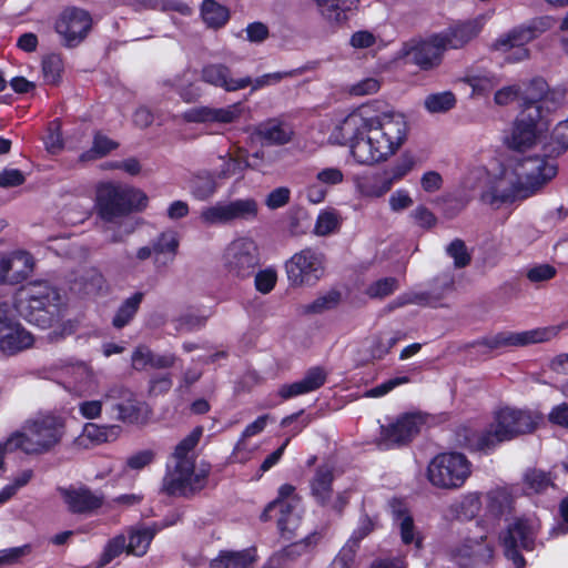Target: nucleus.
<instances>
[{
    "mask_svg": "<svg viewBox=\"0 0 568 568\" xmlns=\"http://www.w3.org/2000/svg\"><path fill=\"white\" fill-rule=\"evenodd\" d=\"M122 432L119 425H99L87 423L81 434L75 438V445L81 448H91L104 443H111L119 438Z\"/></svg>",
    "mask_w": 568,
    "mask_h": 568,
    "instance_id": "nucleus-27",
    "label": "nucleus"
},
{
    "mask_svg": "<svg viewBox=\"0 0 568 568\" xmlns=\"http://www.w3.org/2000/svg\"><path fill=\"white\" fill-rule=\"evenodd\" d=\"M325 20L331 23H343L352 11L357 9L359 0H314Z\"/></svg>",
    "mask_w": 568,
    "mask_h": 568,
    "instance_id": "nucleus-31",
    "label": "nucleus"
},
{
    "mask_svg": "<svg viewBox=\"0 0 568 568\" xmlns=\"http://www.w3.org/2000/svg\"><path fill=\"white\" fill-rule=\"evenodd\" d=\"M394 519L397 523L400 537L404 544H415L416 547L420 546V538L415 530L413 518L402 509H393Z\"/></svg>",
    "mask_w": 568,
    "mask_h": 568,
    "instance_id": "nucleus-42",
    "label": "nucleus"
},
{
    "mask_svg": "<svg viewBox=\"0 0 568 568\" xmlns=\"http://www.w3.org/2000/svg\"><path fill=\"white\" fill-rule=\"evenodd\" d=\"M422 419L413 414L399 417L388 426H382L377 445L381 449H390L404 445L419 433Z\"/></svg>",
    "mask_w": 568,
    "mask_h": 568,
    "instance_id": "nucleus-18",
    "label": "nucleus"
},
{
    "mask_svg": "<svg viewBox=\"0 0 568 568\" xmlns=\"http://www.w3.org/2000/svg\"><path fill=\"white\" fill-rule=\"evenodd\" d=\"M549 149L557 155L568 150V118L555 125L549 138Z\"/></svg>",
    "mask_w": 568,
    "mask_h": 568,
    "instance_id": "nucleus-46",
    "label": "nucleus"
},
{
    "mask_svg": "<svg viewBox=\"0 0 568 568\" xmlns=\"http://www.w3.org/2000/svg\"><path fill=\"white\" fill-rule=\"evenodd\" d=\"M407 123L404 115L383 102L365 103L334 124L328 141L348 146L357 165L373 166L386 162L404 144Z\"/></svg>",
    "mask_w": 568,
    "mask_h": 568,
    "instance_id": "nucleus-1",
    "label": "nucleus"
},
{
    "mask_svg": "<svg viewBox=\"0 0 568 568\" xmlns=\"http://www.w3.org/2000/svg\"><path fill=\"white\" fill-rule=\"evenodd\" d=\"M484 19L481 17L457 23L439 33L446 49H459L476 38L481 31Z\"/></svg>",
    "mask_w": 568,
    "mask_h": 568,
    "instance_id": "nucleus-26",
    "label": "nucleus"
},
{
    "mask_svg": "<svg viewBox=\"0 0 568 568\" xmlns=\"http://www.w3.org/2000/svg\"><path fill=\"white\" fill-rule=\"evenodd\" d=\"M155 254H170L171 261L175 256L179 247V237L175 232H163L153 243Z\"/></svg>",
    "mask_w": 568,
    "mask_h": 568,
    "instance_id": "nucleus-54",
    "label": "nucleus"
},
{
    "mask_svg": "<svg viewBox=\"0 0 568 568\" xmlns=\"http://www.w3.org/2000/svg\"><path fill=\"white\" fill-rule=\"evenodd\" d=\"M398 281L395 277H384L373 282L366 288V295L371 298H385L398 290Z\"/></svg>",
    "mask_w": 568,
    "mask_h": 568,
    "instance_id": "nucleus-50",
    "label": "nucleus"
},
{
    "mask_svg": "<svg viewBox=\"0 0 568 568\" xmlns=\"http://www.w3.org/2000/svg\"><path fill=\"white\" fill-rule=\"evenodd\" d=\"M541 418V415L537 412L503 407L495 412L493 422L487 428L467 436V446L471 450L490 452L500 443L532 433L538 427Z\"/></svg>",
    "mask_w": 568,
    "mask_h": 568,
    "instance_id": "nucleus-4",
    "label": "nucleus"
},
{
    "mask_svg": "<svg viewBox=\"0 0 568 568\" xmlns=\"http://www.w3.org/2000/svg\"><path fill=\"white\" fill-rule=\"evenodd\" d=\"M285 270L292 286H313L325 273V257L316 250L304 248L286 262Z\"/></svg>",
    "mask_w": 568,
    "mask_h": 568,
    "instance_id": "nucleus-10",
    "label": "nucleus"
},
{
    "mask_svg": "<svg viewBox=\"0 0 568 568\" xmlns=\"http://www.w3.org/2000/svg\"><path fill=\"white\" fill-rule=\"evenodd\" d=\"M60 496L72 514H92L100 509L105 501L101 491H93L85 485L59 488Z\"/></svg>",
    "mask_w": 568,
    "mask_h": 568,
    "instance_id": "nucleus-21",
    "label": "nucleus"
},
{
    "mask_svg": "<svg viewBox=\"0 0 568 568\" xmlns=\"http://www.w3.org/2000/svg\"><path fill=\"white\" fill-rule=\"evenodd\" d=\"M30 545H23L20 547L8 548L0 551V564L12 565L18 562L22 557L28 556L31 552Z\"/></svg>",
    "mask_w": 568,
    "mask_h": 568,
    "instance_id": "nucleus-63",
    "label": "nucleus"
},
{
    "mask_svg": "<svg viewBox=\"0 0 568 568\" xmlns=\"http://www.w3.org/2000/svg\"><path fill=\"white\" fill-rule=\"evenodd\" d=\"M229 223L235 220H251L258 212L257 202L254 199H237L226 203Z\"/></svg>",
    "mask_w": 568,
    "mask_h": 568,
    "instance_id": "nucleus-39",
    "label": "nucleus"
},
{
    "mask_svg": "<svg viewBox=\"0 0 568 568\" xmlns=\"http://www.w3.org/2000/svg\"><path fill=\"white\" fill-rule=\"evenodd\" d=\"M203 427L197 426L181 439L171 455V464L163 478L162 490L170 496H193L207 484L210 465L196 464L195 448L203 436Z\"/></svg>",
    "mask_w": 568,
    "mask_h": 568,
    "instance_id": "nucleus-3",
    "label": "nucleus"
},
{
    "mask_svg": "<svg viewBox=\"0 0 568 568\" xmlns=\"http://www.w3.org/2000/svg\"><path fill=\"white\" fill-rule=\"evenodd\" d=\"M219 159L222 161L216 174V178L220 180H227L233 176L242 179L245 170L251 168L247 150L236 143L232 145L225 155H221Z\"/></svg>",
    "mask_w": 568,
    "mask_h": 568,
    "instance_id": "nucleus-28",
    "label": "nucleus"
},
{
    "mask_svg": "<svg viewBox=\"0 0 568 568\" xmlns=\"http://www.w3.org/2000/svg\"><path fill=\"white\" fill-rule=\"evenodd\" d=\"M465 82L471 87L474 93L486 94L498 84V79L491 73H478L467 75Z\"/></svg>",
    "mask_w": 568,
    "mask_h": 568,
    "instance_id": "nucleus-49",
    "label": "nucleus"
},
{
    "mask_svg": "<svg viewBox=\"0 0 568 568\" xmlns=\"http://www.w3.org/2000/svg\"><path fill=\"white\" fill-rule=\"evenodd\" d=\"M415 161L410 156L400 158L388 171L385 172V175L388 180H392V186L394 183L404 179L414 168Z\"/></svg>",
    "mask_w": 568,
    "mask_h": 568,
    "instance_id": "nucleus-59",
    "label": "nucleus"
},
{
    "mask_svg": "<svg viewBox=\"0 0 568 568\" xmlns=\"http://www.w3.org/2000/svg\"><path fill=\"white\" fill-rule=\"evenodd\" d=\"M106 409V403L104 402V393L99 399L82 400L78 405L79 414L84 419H97L100 418L103 412Z\"/></svg>",
    "mask_w": 568,
    "mask_h": 568,
    "instance_id": "nucleus-57",
    "label": "nucleus"
},
{
    "mask_svg": "<svg viewBox=\"0 0 568 568\" xmlns=\"http://www.w3.org/2000/svg\"><path fill=\"white\" fill-rule=\"evenodd\" d=\"M204 23L212 29L222 28L230 19L229 9L214 0H204L201 6Z\"/></svg>",
    "mask_w": 568,
    "mask_h": 568,
    "instance_id": "nucleus-36",
    "label": "nucleus"
},
{
    "mask_svg": "<svg viewBox=\"0 0 568 568\" xmlns=\"http://www.w3.org/2000/svg\"><path fill=\"white\" fill-rule=\"evenodd\" d=\"M33 343V335L14 318L9 304L1 303L0 351L6 355H16L30 348Z\"/></svg>",
    "mask_w": 568,
    "mask_h": 568,
    "instance_id": "nucleus-14",
    "label": "nucleus"
},
{
    "mask_svg": "<svg viewBox=\"0 0 568 568\" xmlns=\"http://www.w3.org/2000/svg\"><path fill=\"white\" fill-rule=\"evenodd\" d=\"M326 372L322 367H312L305 376L293 384L283 385L280 388V396L284 399L307 394L318 389L326 382Z\"/></svg>",
    "mask_w": 568,
    "mask_h": 568,
    "instance_id": "nucleus-29",
    "label": "nucleus"
},
{
    "mask_svg": "<svg viewBox=\"0 0 568 568\" xmlns=\"http://www.w3.org/2000/svg\"><path fill=\"white\" fill-rule=\"evenodd\" d=\"M357 551V545L354 540H348L339 550L337 556L327 568H351Z\"/></svg>",
    "mask_w": 568,
    "mask_h": 568,
    "instance_id": "nucleus-58",
    "label": "nucleus"
},
{
    "mask_svg": "<svg viewBox=\"0 0 568 568\" xmlns=\"http://www.w3.org/2000/svg\"><path fill=\"white\" fill-rule=\"evenodd\" d=\"M216 179L217 178L209 171H200L195 173L190 179V193L199 201L210 200L219 189Z\"/></svg>",
    "mask_w": 568,
    "mask_h": 568,
    "instance_id": "nucleus-34",
    "label": "nucleus"
},
{
    "mask_svg": "<svg viewBox=\"0 0 568 568\" xmlns=\"http://www.w3.org/2000/svg\"><path fill=\"white\" fill-rule=\"evenodd\" d=\"M272 518H276L281 534L290 538L300 525V500L282 504L281 501L270 503L261 515V519L268 520Z\"/></svg>",
    "mask_w": 568,
    "mask_h": 568,
    "instance_id": "nucleus-23",
    "label": "nucleus"
},
{
    "mask_svg": "<svg viewBox=\"0 0 568 568\" xmlns=\"http://www.w3.org/2000/svg\"><path fill=\"white\" fill-rule=\"evenodd\" d=\"M481 508L480 495L478 493H468L462 497L456 505V511L464 518L475 517Z\"/></svg>",
    "mask_w": 568,
    "mask_h": 568,
    "instance_id": "nucleus-52",
    "label": "nucleus"
},
{
    "mask_svg": "<svg viewBox=\"0 0 568 568\" xmlns=\"http://www.w3.org/2000/svg\"><path fill=\"white\" fill-rule=\"evenodd\" d=\"M355 186L363 197L368 199L382 197L393 187L392 180H388L385 173L358 178Z\"/></svg>",
    "mask_w": 568,
    "mask_h": 568,
    "instance_id": "nucleus-33",
    "label": "nucleus"
},
{
    "mask_svg": "<svg viewBox=\"0 0 568 568\" xmlns=\"http://www.w3.org/2000/svg\"><path fill=\"white\" fill-rule=\"evenodd\" d=\"M446 47L438 34L429 39L412 43L405 48V57L422 70H433L437 68L443 60Z\"/></svg>",
    "mask_w": 568,
    "mask_h": 568,
    "instance_id": "nucleus-20",
    "label": "nucleus"
},
{
    "mask_svg": "<svg viewBox=\"0 0 568 568\" xmlns=\"http://www.w3.org/2000/svg\"><path fill=\"white\" fill-rule=\"evenodd\" d=\"M143 298L144 293L142 292H135L133 295L125 298L115 312L112 318V325L118 329L129 325L136 315Z\"/></svg>",
    "mask_w": 568,
    "mask_h": 568,
    "instance_id": "nucleus-35",
    "label": "nucleus"
},
{
    "mask_svg": "<svg viewBox=\"0 0 568 568\" xmlns=\"http://www.w3.org/2000/svg\"><path fill=\"white\" fill-rule=\"evenodd\" d=\"M565 93L561 90H549L547 88V91L545 92L541 100L538 102V104H527L526 106H534L538 109L540 112V115H544V121H547V115L557 110L562 101H564Z\"/></svg>",
    "mask_w": 568,
    "mask_h": 568,
    "instance_id": "nucleus-47",
    "label": "nucleus"
},
{
    "mask_svg": "<svg viewBox=\"0 0 568 568\" xmlns=\"http://www.w3.org/2000/svg\"><path fill=\"white\" fill-rule=\"evenodd\" d=\"M345 173L338 166H325L317 171L314 181L306 189L305 194L308 202L320 204L325 201L329 189L343 184Z\"/></svg>",
    "mask_w": 568,
    "mask_h": 568,
    "instance_id": "nucleus-22",
    "label": "nucleus"
},
{
    "mask_svg": "<svg viewBox=\"0 0 568 568\" xmlns=\"http://www.w3.org/2000/svg\"><path fill=\"white\" fill-rule=\"evenodd\" d=\"M256 561V550L254 548L240 551H221L220 555L211 561V568H251Z\"/></svg>",
    "mask_w": 568,
    "mask_h": 568,
    "instance_id": "nucleus-32",
    "label": "nucleus"
},
{
    "mask_svg": "<svg viewBox=\"0 0 568 568\" xmlns=\"http://www.w3.org/2000/svg\"><path fill=\"white\" fill-rule=\"evenodd\" d=\"M342 301V295L336 290H331L317 296L312 303L303 306L304 314H322L336 308Z\"/></svg>",
    "mask_w": 568,
    "mask_h": 568,
    "instance_id": "nucleus-40",
    "label": "nucleus"
},
{
    "mask_svg": "<svg viewBox=\"0 0 568 568\" xmlns=\"http://www.w3.org/2000/svg\"><path fill=\"white\" fill-rule=\"evenodd\" d=\"M524 485L527 494H539L554 486L549 475L540 469H529L525 473Z\"/></svg>",
    "mask_w": 568,
    "mask_h": 568,
    "instance_id": "nucleus-43",
    "label": "nucleus"
},
{
    "mask_svg": "<svg viewBox=\"0 0 568 568\" xmlns=\"http://www.w3.org/2000/svg\"><path fill=\"white\" fill-rule=\"evenodd\" d=\"M537 530V525L528 519H518L509 526L505 537V555L513 560L516 568L525 567V559L519 554L518 548L531 549Z\"/></svg>",
    "mask_w": 568,
    "mask_h": 568,
    "instance_id": "nucleus-16",
    "label": "nucleus"
},
{
    "mask_svg": "<svg viewBox=\"0 0 568 568\" xmlns=\"http://www.w3.org/2000/svg\"><path fill=\"white\" fill-rule=\"evenodd\" d=\"M296 75L295 70L284 71V72H273L263 74L254 80L251 79V83L248 87L252 88V91L260 90L265 87L274 85L281 82L285 78H292Z\"/></svg>",
    "mask_w": 568,
    "mask_h": 568,
    "instance_id": "nucleus-60",
    "label": "nucleus"
},
{
    "mask_svg": "<svg viewBox=\"0 0 568 568\" xmlns=\"http://www.w3.org/2000/svg\"><path fill=\"white\" fill-rule=\"evenodd\" d=\"M291 191L286 186L274 189L265 200L267 207L275 210L286 205L290 201Z\"/></svg>",
    "mask_w": 568,
    "mask_h": 568,
    "instance_id": "nucleus-64",
    "label": "nucleus"
},
{
    "mask_svg": "<svg viewBox=\"0 0 568 568\" xmlns=\"http://www.w3.org/2000/svg\"><path fill=\"white\" fill-rule=\"evenodd\" d=\"M471 475V464L460 453H443L435 456L427 467L429 483L442 489H458Z\"/></svg>",
    "mask_w": 568,
    "mask_h": 568,
    "instance_id": "nucleus-8",
    "label": "nucleus"
},
{
    "mask_svg": "<svg viewBox=\"0 0 568 568\" xmlns=\"http://www.w3.org/2000/svg\"><path fill=\"white\" fill-rule=\"evenodd\" d=\"M123 551L128 552L126 537L124 535H118L106 544L100 559L101 565H108Z\"/></svg>",
    "mask_w": 568,
    "mask_h": 568,
    "instance_id": "nucleus-56",
    "label": "nucleus"
},
{
    "mask_svg": "<svg viewBox=\"0 0 568 568\" xmlns=\"http://www.w3.org/2000/svg\"><path fill=\"white\" fill-rule=\"evenodd\" d=\"M244 113V105L241 102L221 108L196 106L183 113V119L190 123H204L211 125H229L240 121Z\"/></svg>",
    "mask_w": 568,
    "mask_h": 568,
    "instance_id": "nucleus-17",
    "label": "nucleus"
},
{
    "mask_svg": "<svg viewBox=\"0 0 568 568\" xmlns=\"http://www.w3.org/2000/svg\"><path fill=\"white\" fill-rule=\"evenodd\" d=\"M548 84L541 78L532 79L523 91L521 109L527 104H538L547 91Z\"/></svg>",
    "mask_w": 568,
    "mask_h": 568,
    "instance_id": "nucleus-51",
    "label": "nucleus"
},
{
    "mask_svg": "<svg viewBox=\"0 0 568 568\" xmlns=\"http://www.w3.org/2000/svg\"><path fill=\"white\" fill-rule=\"evenodd\" d=\"M62 69V60L57 54H50L42 61V73L48 83H57L61 77Z\"/></svg>",
    "mask_w": 568,
    "mask_h": 568,
    "instance_id": "nucleus-55",
    "label": "nucleus"
},
{
    "mask_svg": "<svg viewBox=\"0 0 568 568\" xmlns=\"http://www.w3.org/2000/svg\"><path fill=\"white\" fill-rule=\"evenodd\" d=\"M334 469L332 466L324 464L315 469L310 480L311 495L321 505H326L333 494Z\"/></svg>",
    "mask_w": 568,
    "mask_h": 568,
    "instance_id": "nucleus-30",
    "label": "nucleus"
},
{
    "mask_svg": "<svg viewBox=\"0 0 568 568\" xmlns=\"http://www.w3.org/2000/svg\"><path fill=\"white\" fill-rule=\"evenodd\" d=\"M561 328L562 326H547L524 332H500L493 336L484 337L474 345L494 351L545 343L557 337Z\"/></svg>",
    "mask_w": 568,
    "mask_h": 568,
    "instance_id": "nucleus-11",
    "label": "nucleus"
},
{
    "mask_svg": "<svg viewBox=\"0 0 568 568\" xmlns=\"http://www.w3.org/2000/svg\"><path fill=\"white\" fill-rule=\"evenodd\" d=\"M91 14L78 7H67L58 16L54 30L61 38L63 45L74 48L89 34L92 28Z\"/></svg>",
    "mask_w": 568,
    "mask_h": 568,
    "instance_id": "nucleus-12",
    "label": "nucleus"
},
{
    "mask_svg": "<svg viewBox=\"0 0 568 568\" xmlns=\"http://www.w3.org/2000/svg\"><path fill=\"white\" fill-rule=\"evenodd\" d=\"M148 196L139 189L115 182L98 184L95 209L98 215L108 223H116L133 211L146 206Z\"/></svg>",
    "mask_w": 568,
    "mask_h": 568,
    "instance_id": "nucleus-5",
    "label": "nucleus"
},
{
    "mask_svg": "<svg viewBox=\"0 0 568 568\" xmlns=\"http://www.w3.org/2000/svg\"><path fill=\"white\" fill-rule=\"evenodd\" d=\"M199 219L206 226L229 224L226 203L217 202L202 209Z\"/></svg>",
    "mask_w": 568,
    "mask_h": 568,
    "instance_id": "nucleus-45",
    "label": "nucleus"
},
{
    "mask_svg": "<svg viewBox=\"0 0 568 568\" xmlns=\"http://www.w3.org/2000/svg\"><path fill=\"white\" fill-rule=\"evenodd\" d=\"M456 97L450 91L429 94L425 98L424 106L430 113H445L456 105Z\"/></svg>",
    "mask_w": 568,
    "mask_h": 568,
    "instance_id": "nucleus-41",
    "label": "nucleus"
},
{
    "mask_svg": "<svg viewBox=\"0 0 568 568\" xmlns=\"http://www.w3.org/2000/svg\"><path fill=\"white\" fill-rule=\"evenodd\" d=\"M34 266L36 261L29 252L0 254V284L16 285L26 281L32 275Z\"/></svg>",
    "mask_w": 568,
    "mask_h": 568,
    "instance_id": "nucleus-19",
    "label": "nucleus"
},
{
    "mask_svg": "<svg viewBox=\"0 0 568 568\" xmlns=\"http://www.w3.org/2000/svg\"><path fill=\"white\" fill-rule=\"evenodd\" d=\"M155 536L152 528L131 529L126 538L128 554L134 556H143Z\"/></svg>",
    "mask_w": 568,
    "mask_h": 568,
    "instance_id": "nucleus-38",
    "label": "nucleus"
},
{
    "mask_svg": "<svg viewBox=\"0 0 568 568\" xmlns=\"http://www.w3.org/2000/svg\"><path fill=\"white\" fill-rule=\"evenodd\" d=\"M253 134L268 145H285L293 141L295 131L292 124L280 119H267L253 129Z\"/></svg>",
    "mask_w": 568,
    "mask_h": 568,
    "instance_id": "nucleus-25",
    "label": "nucleus"
},
{
    "mask_svg": "<svg viewBox=\"0 0 568 568\" xmlns=\"http://www.w3.org/2000/svg\"><path fill=\"white\" fill-rule=\"evenodd\" d=\"M201 78L205 83L221 88L227 92L245 89L251 83V78L234 79L231 69L222 63H210L203 67Z\"/></svg>",
    "mask_w": 568,
    "mask_h": 568,
    "instance_id": "nucleus-24",
    "label": "nucleus"
},
{
    "mask_svg": "<svg viewBox=\"0 0 568 568\" xmlns=\"http://www.w3.org/2000/svg\"><path fill=\"white\" fill-rule=\"evenodd\" d=\"M545 30L542 22L518 27L499 37L493 47L505 54L508 62H520L529 57L526 44L538 38Z\"/></svg>",
    "mask_w": 568,
    "mask_h": 568,
    "instance_id": "nucleus-13",
    "label": "nucleus"
},
{
    "mask_svg": "<svg viewBox=\"0 0 568 568\" xmlns=\"http://www.w3.org/2000/svg\"><path fill=\"white\" fill-rule=\"evenodd\" d=\"M104 402L111 419L125 424H135L140 419L141 403L130 389L111 386L104 392Z\"/></svg>",
    "mask_w": 568,
    "mask_h": 568,
    "instance_id": "nucleus-15",
    "label": "nucleus"
},
{
    "mask_svg": "<svg viewBox=\"0 0 568 568\" xmlns=\"http://www.w3.org/2000/svg\"><path fill=\"white\" fill-rule=\"evenodd\" d=\"M557 268L550 264H537L527 270L526 276L531 283H542L552 280Z\"/></svg>",
    "mask_w": 568,
    "mask_h": 568,
    "instance_id": "nucleus-61",
    "label": "nucleus"
},
{
    "mask_svg": "<svg viewBox=\"0 0 568 568\" xmlns=\"http://www.w3.org/2000/svg\"><path fill=\"white\" fill-rule=\"evenodd\" d=\"M548 123L544 121L538 109L525 106L516 118L511 133L507 138V146L511 150L524 152L532 149L540 140Z\"/></svg>",
    "mask_w": 568,
    "mask_h": 568,
    "instance_id": "nucleus-9",
    "label": "nucleus"
},
{
    "mask_svg": "<svg viewBox=\"0 0 568 568\" xmlns=\"http://www.w3.org/2000/svg\"><path fill=\"white\" fill-rule=\"evenodd\" d=\"M119 146L118 142L111 140L102 133H97L93 139L92 148L81 155L82 161L103 158Z\"/></svg>",
    "mask_w": 568,
    "mask_h": 568,
    "instance_id": "nucleus-44",
    "label": "nucleus"
},
{
    "mask_svg": "<svg viewBox=\"0 0 568 568\" xmlns=\"http://www.w3.org/2000/svg\"><path fill=\"white\" fill-rule=\"evenodd\" d=\"M65 305V296L57 287L45 281H36L26 287L21 313L30 323L45 328L59 321Z\"/></svg>",
    "mask_w": 568,
    "mask_h": 568,
    "instance_id": "nucleus-6",
    "label": "nucleus"
},
{
    "mask_svg": "<svg viewBox=\"0 0 568 568\" xmlns=\"http://www.w3.org/2000/svg\"><path fill=\"white\" fill-rule=\"evenodd\" d=\"M446 254L453 258L456 268H464L470 264L471 254L465 242L460 239L453 240L446 246Z\"/></svg>",
    "mask_w": 568,
    "mask_h": 568,
    "instance_id": "nucleus-48",
    "label": "nucleus"
},
{
    "mask_svg": "<svg viewBox=\"0 0 568 568\" xmlns=\"http://www.w3.org/2000/svg\"><path fill=\"white\" fill-rule=\"evenodd\" d=\"M261 251L255 240L240 236L231 241L223 251L222 266L233 280L251 278L261 265Z\"/></svg>",
    "mask_w": 568,
    "mask_h": 568,
    "instance_id": "nucleus-7",
    "label": "nucleus"
},
{
    "mask_svg": "<svg viewBox=\"0 0 568 568\" xmlns=\"http://www.w3.org/2000/svg\"><path fill=\"white\" fill-rule=\"evenodd\" d=\"M341 225V214L334 209H326L318 213L313 232L317 236H328L336 234Z\"/></svg>",
    "mask_w": 568,
    "mask_h": 568,
    "instance_id": "nucleus-37",
    "label": "nucleus"
},
{
    "mask_svg": "<svg viewBox=\"0 0 568 568\" xmlns=\"http://www.w3.org/2000/svg\"><path fill=\"white\" fill-rule=\"evenodd\" d=\"M519 97L523 98V90L519 85L513 84L507 85L496 91L494 101L500 106H505L517 100Z\"/></svg>",
    "mask_w": 568,
    "mask_h": 568,
    "instance_id": "nucleus-62",
    "label": "nucleus"
},
{
    "mask_svg": "<svg viewBox=\"0 0 568 568\" xmlns=\"http://www.w3.org/2000/svg\"><path fill=\"white\" fill-rule=\"evenodd\" d=\"M277 282V272L273 267H266L264 270L255 271L254 273V286L261 294H268L273 291Z\"/></svg>",
    "mask_w": 568,
    "mask_h": 568,
    "instance_id": "nucleus-53",
    "label": "nucleus"
},
{
    "mask_svg": "<svg viewBox=\"0 0 568 568\" xmlns=\"http://www.w3.org/2000/svg\"><path fill=\"white\" fill-rule=\"evenodd\" d=\"M557 165L542 156H510L490 180L480 199L494 209L526 200L557 175Z\"/></svg>",
    "mask_w": 568,
    "mask_h": 568,
    "instance_id": "nucleus-2",
    "label": "nucleus"
}]
</instances>
